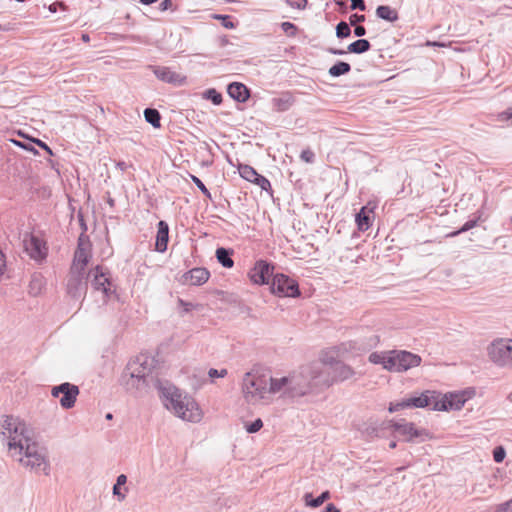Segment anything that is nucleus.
<instances>
[{
  "label": "nucleus",
  "mask_w": 512,
  "mask_h": 512,
  "mask_svg": "<svg viewBox=\"0 0 512 512\" xmlns=\"http://www.w3.org/2000/svg\"><path fill=\"white\" fill-rule=\"evenodd\" d=\"M0 435L9 455L21 466L35 474H50L47 449L34 439L32 430L19 417L2 416Z\"/></svg>",
  "instance_id": "1"
},
{
  "label": "nucleus",
  "mask_w": 512,
  "mask_h": 512,
  "mask_svg": "<svg viewBox=\"0 0 512 512\" xmlns=\"http://www.w3.org/2000/svg\"><path fill=\"white\" fill-rule=\"evenodd\" d=\"M158 389L164 406L175 416L193 423L202 419V411L194 398L169 383H160Z\"/></svg>",
  "instance_id": "2"
},
{
  "label": "nucleus",
  "mask_w": 512,
  "mask_h": 512,
  "mask_svg": "<svg viewBox=\"0 0 512 512\" xmlns=\"http://www.w3.org/2000/svg\"><path fill=\"white\" fill-rule=\"evenodd\" d=\"M288 383L290 397L303 396L312 388L331 385L328 378H322V365L317 362L303 367L299 373L288 376Z\"/></svg>",
  "instance_id": "3"
},
{
  "label": "nucleus",
  "mask_w": 512,
  "mask_h": 512,
  "mask_svg": "<svg viewBox=\"0 0 512 512\" xmlns=\"http://www.w3.org/2000/svg\"><path fill=\"white\" fill-rule=\"evenodd\" d=\"M268 384L266 375L247 372L242 380V393L248 404L256 405L261 402L268 403Z\"/></svg>",
  "instance_id": "4"
},
{
  "label": "nucleus",
  "mask_w": 512,
  "mask_h": 512,
  "mask_svg": "<svg viewBox=\"0 0 512 512\" xmlns=\"http://www.w3.org/2000/svg\"><path fill=\"white\" fill-rule=\"evenodd\" d=\"M437 397H439L438 391L426 390L419 395H412L409 398L391 403L389 412L393 413L405 408H429L437 411Z\"/></svg>",
  "instance_id": "5"
},
{
  "label": "nucleus",
  "mask_w": 512,
  "mask_h": 512,
  "mask_svg": "<svg viewBox=\"0 0 512 512\" xmlns=\"http://www.w3.org/2000/svg\"><path fill=\"white\" fill-rule=\"evenodd\" d=\"M487 353L498 367H512V338H498L492 341Z\"/></svg>",
  "instance_id": "6"
},
{
  "label": "nucleus",
  "mask_w": 512,
  "mask_h": 512,
  "mask_svg": "<svg viewBox=\"0 0 512 512\" xmlns=\"http://www.w3.org/2000/svg\"><path fill=\"white\" fill-rule=\"evenodd\" d=\"M387 371L404 372L421 363V357L405 350H390Z\"/></svg>",
  "instance_id": "7"
},
{
  "label": "nucleus",
  "mask_w": 512,
  "mask_h": 512,
  "mask_svg": "<svg viewBox=\"0 0 512 512\" xmlns=\"http://www.w3.org/2000/svg\"><path fill=\"white\" fill-rule=\"evenodd\" d=\"M322 365V378H328L331 384L334 381H344L354 375V370L340 361H333L332 358L324 357L320 362Z\"/></svg>",
  "instance_id": "8"
},
{
  "label": "nucleus",
  "mask_w": 512,
  "mask_h": 512,
  "mask_svg": "<svg viewBox=\"0 0 512 512\" xmlns=\"http://www.w3.org/2000/svg\"><path fill=\"white\" fill-rule=\"evenodd\" d=\"M270 290L279 297L300 296L299 285L296 280L288 275L278 273L273 276Z\"/></svg>",
  "instance_id": "9"
},
{
  "label": "nucleus",
  "mask_w": 512,
  "mask_h": 512,
  "mask_svg": "<svg viewBox=\"0 0 512 512\" xmlns=\"http://www.w3.org/2000/svg\"><path fill=\"white\" fill-rule=\"evenodd\" d=\"M436 399L437 411H449V410H460L465 402L471 397V393L468 391L460 392H449L442 394L438 392Z\"/></svg>",
  "instance_id": "10"
},
{
  "label": "nucleus",
  "mask_w": 512,
  "mask_h": 512,
  "mask_svg": "<svg viewBox=\"0 0 512 512\" xmlns=\"http://www.w3.org/2000/svg\"><path fill=\"white\" fill-rule=\"evenodd\" d=\"M91 258V243L88 236L81 234L78 238L71 268L73 271H85Z\"/></svg>",
  "instance_id": "11"
},
{
  "label": "nucleus",
  "mask_w": 512,
  "mask_h": 512,
  "mask_svg": "<svg viewBox=\"0 0 512 512\" xmlns=\"http://www.w3.org/2000/svg\"><path fill=\"white\" fill-rule=\"evenodd\" d=\"M155 77L164 83L175 87L184 86L187 83L186 75L173 70L168 66L151 65L149 66Z\"/></svg>",
  "instance_id": "12"
},
{
  "label": "nucleus",
  "mask_w": 512,
  "mask_h": 512,
  "mask_svg": "<svg viewBox=\"0 0 512 512\" xmlns=\"http://www.w3.org/2000/svg\"><path fill=\"white\" fill-rule=\"evenodd\" d=\"M51 394L53 397H59L60 394H62V397L60 398V405L64 409H70L75 405L77 396L79 395V388L74 384L64 382L53 387Z\"/></svg>",
  "instance_id": "13"
},
{
  "label": "nucleus",
  "mask_w": 512,
  "mask_h": 512,
  "mask_svg": "<svg viewBox=\"0 0 512 512\" xmlns=\"http://www.w3.org/2000/svg\"><path fill=\"white\" fill-rule=\"evenodd\" d=\"M152 360L149 357L141 355L128 362L123 372L133 374L136 378H144L148 380L151 375Z\"/></svg>",
  "instance_id": "14"
},
{
  "label": "nucleus",
  "mask_w": 512,
  "mask_h": 512,
  "mask_svg": "<svg viewBox=\"0 0 512 512\" xmlns=\"http://www.w3.org/2000/svg\"><path fill=\"white\" fill-rule=\"evenodd\" d=\"M274 266L266 260H258L249 271L248 276L252 283L264 285L269 283V278L273 275Z\"/></svg>",
  "instance_id": "15"
},
{
  "label": "nucleus",
  "mask_w": 512,
  "mask_h": 512,
  "mask_svg": "<svg viewBox=\"0 0 512 512\" xmlns=\"http://www.w3.org/2000/svg\"><path fill=\"white\" fill-rule=\"evenodd\" d=\"M88 277L92 278L91 282L95 290L101 291L105 298L110 297V295L113 293L112 283L106 276V273L103 271L102 267L96 266L94 269L90 270Z\"/></svg>",
  "instance_id": "16"
},
{
  "label": "nucleus",
  "mask_w": 512,
  "mask_h": 512,
  "mask_svg": "<svg viewBox=\"0 0 512 512\" xmlns=\"http://www.w3.org/2000/svg\"><path fill=\"white\" fill-rule=\"evenodd\" d=\"M85 271L75 272L70 268V275L67 281V293L73 298H79L86 291L84 281Z\"/></svg>",
  "instance_id": "17"
},
{
  "label": "nucleus",
  "mask_w": 512,
  "mask_h": 512,
  "mask_svg": "<svg viewBox=\"0 0 512 512\" xmlns=\"http://www.w3.org/2000/svg\"><path fill=\"white\" fill-rule=\"evenodd\" d=\"M141 4L144 6L143 13L154 20L159 19V13L177 10L176 2H141Z\"/></svg>",
  "instance_id": "18"
},
{
  "label": "nucleus",
  "mask_w": 512,
  "mask_h": 512,
  "mask_svg": "<svg viewBox=\"0 0 512 512\" xmlns=\"http://www.w3.org/2000/svg\"><path fill=\"white\" fill-rule=\"evenodd\" d=\"M210 277V272L203 267H196L187 272L182 276L183 283L200 286L205 284Z\"/></svg>",
  "instance_id": "19"
},
{
  "label": "nucleus",
  "mask_w": 512,
  "mask_h": 512,
  "mask_svg": "<svg viewBox=\"0 0 512 512\" xmlns=\"http://www.w3.org/2000/svg\"><path fill=\"white\" fill-rule=\"evenodd\" d=\"M24 246L31 258L40 260L46 257L45 244L39 238L30 236L29 239L24 240Z\"/></svg>",
  "instance_id": "20"
},
{
  "label": "nucleus",
  "mask_w": 512,
  "mask_h": 512,
  "mask_svg": "<svg viewBox=\"0 0 512 512\" xmlns=\"http://www.w3.org/2000/svg\"><path fill=\"white\" fill-rule=\"evenodd\" d=\"M395 430L406 437L407 441H413L415 438L422 437L425 434V430L417 429L413 423L408 422H396L394 425Z\"/></svg>",
  "instance_id": "21"
},
{
  "label": "nucleus",
  "mask_w": 512,
  "mask_h": 512,
  "mask_svg": "<svg viewBox=\"0 0 512 512\" xmlns=\"http://www.w3.org/2000/svg\"><path fill=\"white\" fill-rule=\"evenodd\" d=\"M228 95L237 102L244 103L250 97V90L240 82H232L227 87Z\"/></svg>",
  "instance_id": "22"
},
{
  "label": "nucleus",
  "mask_w": 512,
  "mask_h": 512,
  "mask_svg": "<svg viewBox=\"0 0 512 512\" xmlns=\"http://www.w3.org/2000/svg\"><path fill=\"white\" fill-rule=\"evenodd\" d=\"M169 240V226L168 224L161 220L158 222V230L156 234V242L155 249L158 252H165L167 250Z\"/></svg>",
  "instance_id": "23"
},
{
  "label": "nucleus",
  "mask_w": 512,
  "mask_h": 512,
  "mask_svg": "<svg viewBox=\"0 0 512 512\" xmlns=\"http://www.w3.org/2000/svg\"><path fill=\"white\" fill-rule=\"evenodd\" d=\"M269 384H268V398L270 399V396L272 394L276 393H282L283 395L289 396V386L288 383V377H281V378H273L268 377Z\"/></svg>",
  "instance_id": "24"
},
{
  "label": "nucleus",
  "mask_w": 512,
  "mask_h": 512,
  "mask_svg": "<svg viewBox=\"0 0 512 512\" xmlns=\"http://www.w3.org/2000/svg\"><path fill=\"white\" fill-rule=\"evenodd\" d=\"M121 383L128 391H140L148 386V380L144 378H136L133 374L123 372L121 375Z\"/></svg>",
  "instance_id": "25"
},
{
  "label": "nucleus",
  "mask_w": 512,
  "mask_h": 512,
  "mask_svg": "<svg viewBox=\"0 0 512 512\" xmlns=\"http://www.w3.org/2000/svg\"><path fill=\"white\" fill-rule=\"evenodd\" d=\"M295 99L290 92H283L279 96L272 98L271 105L277 112H285L291 108Z\"/></svg>",
  "instance_id": "26"
},
{
  "label": "nucleus",
  "mask_w": 512,
  "mask_h": 512,
  "mask_svg": "<svg viewBox=\"0 0 512 512\" xmlns=\"http://www.w3.org/2000/svg\"><path fill=\"white\" fill-rule=\"evenodd\" d=\"M369 212L372 210L367 209L366 206L362 207L360 211L355 216V222L357 224L358 230L364 232L367 231L370 227V217Z\"/></svg>",
  "instance_id": "27"
},
{
  "label": "nucleus",
  "mask_w": 512,
  "mask_h": 512,
  "mask_svg": "<svg viewBox=\"0 0 512 512\" xmlns=\"http://www.w3.org/2000/svg\"><path fill=\"white\" fill-rule=\"evenodd\" d=\"M376 15L380 19L386 20L388 22H395L396 20H398L397 10L388 5L379 6L376 9Z\"/></svg>",
  "instance_id": "28"
},
{
  "label": "nucleus",
  "mask_w": 512,
  "mask_h": 512,
  "mask_svg": "<svg viewBox=\"0 0 512 512\" xmlns=\"http://www.w3.org/2000/svg\"><path fill=\"white\" fill-rule=\"evenodd\" d=\"M232 251L223 247L217 248L216 258L218 262L225 268H232L234 261L231 258Z\"/></svg>",
  "instance_id": "29"
},
{
  "label": "nucleus",
  "mask_w": 512,
  "mask_h": 512,
  "mask_svg": "<svg viewBox=\"0 0 512 512\" xmlns=\"http://www.w3.org/2000/svg\"><path fill=\"white\" fill-rule=\"evenodd\" d=\"M371 48V44L366 39H358L350 43L347 47V52L354 54H362Z\"/></svg>",
  "instance_id": "30"
},
{
  "label": "nucleus",
  "mask_w": 512,
  "mask_h": 512,
  "mask_svg": "<svg viewBox=\"0 0 512 512\" xmlns=\"http://www.w3.org/2000/svg\"><path fill=\"white\" fill-rule=\"evenodd\" d=\"M330 498V492L324 491L322 492L318 497L313 498L311 493H306L304 495V501L307 506L310 507H319L321 506L326 500Z\"/></svg>",
  "instance_id": "31"
},
{
  "label": "nucleus",
  "mask_w": 512,
  "mask_h": 512,
  "mask_svg": "<svg viewBox=\"0 0 512 512\" xmlns=\"http://www.w3.org/2000/svg\"><path fill=\"white\" fill-rule=\"evenodd\" d=\"M351 71V66L347 62L338 61L333 66L329 68V75L331 77H340L345 75Z\"/></svg>",
  "instance_id": "32"
},
{
  "label": "nucleus",
  "mask_w": 512,
  "mask_h": 512,
  "mask_svg": "<svg viewBox=\"0 0 512 512\" xmlns=\"http://www.w3.org/2000/svg\"><path fill=\"white\" fill-rule=\"evenodd\" d=\"M390 357V354H389V351H384V352H372L369 357H368V360L370 363L372 364H378V365H382V367L387 370V366H388V359Z\"/></svg>",
  "instance_id": "33"
},
{
  "label": "nucleus",
  "mask_w": 512,
  "mask_h": 512,
  "mask_svg": "<svg viewBox=\"0 0 512 512\" xmlns=\"http://www.w3.org/2000/svg\"><path fill=\"white\" fill-rule=\"evenodd\" d=\"M145 120L151 124L154 128H159L161 126V115L157 109L154 108H146L144 110Z\"/></svg>",
  "instance_id": "34"
},
{
  "label": "nucleus",
  "mask_w": 512,
  "mask_h": 512,
  "mask_svg": "<svg viewBox=\"0 0 512 512\" xmlns=\"http://www.w3.org/2000/svg\"><path fill=\"white\" fill-rule=\"evenodd\" d=\"M238 170H239L240 176L249 182H253L255 180V177L258 174L257 171L253 167L246 165V164H240L238 167Z\"/></svg>",
  "instance_id": "35"
},
{
  "label": "nucleus",
  "mask_w": 512,
  "mask_h": 512,
  "mask_svg": "<svg viewBox=\"0 0 512 512\" xmlns=\"http://www.w3.org/2000/svg\"><path fill=\"white\" fill-rule=\"evenodd\" d=\"M43 286V279L40 275H34L29 284V293L33 296L41 292Z\"/></svg>",
  "instance_id": "36"
},
{
  "label": "nucleus",
  "mask_w": 512,
  "mask_h": 512,
  "mask_svg": "<svg viewBox=\"0 0 512 512\" xmlns=\"http://www.w3.org/2000/svg\"><path fill=\"white\" fill-rule=\"evenodd\" d=\"M204 98L210 100L214 105L222 103V95L216 89L210 88L204 92Z\"/></svg>",
  "instance_id": "37"
},
{
  "label": "nucleus",
  "mask_w": 512,
  "mask_h": 512,
  "mask_svg": "<svg viewBox=\"0 0 512 512\" xmlns=\"http://www.w3.org/2000/svg\"><path fill=\"white\" fill-rule=\"evenodd\" d=\"M351 34V29H350V26L349 24H347L346 22L344 21H341L337 24L336 26V36L340 39H343V38H346L348 36H350Z\"/></svg>",
  "instance_id": "38"
},
{
  "label": "nucleus",
  "mask_w": 512,
  "mask_h": 512,
  "mask_svg": "<svg viewBox=\"0 0 512 512\" xmlns=\"http://www.w3.org/2000/svg\"><path fill=\"white\" fill-rule=\"evenodd\" d=\"M479 218L480 217H478L476 219L468 220L467 222H465L463 224V226L459 230L451 232L448 236L454 237V236H457V235H459L461 233H464V232L474 228L477 225V222H478Z\"/></svg>",
  "instance_id": "39"
},
{
  "label": "nucleus",
  "mask_w": 512,
  "mask_h": 512,
  "mask_svg": "<svg viewBox=\"0 0 512 512\" xmlns=\"http://www.w3.org/2000/svg\"><path fill=\"white\" fill-rule=\"evenodd\" d=\"M281 28H282L283 32L289 37L295 36L298 31V28L291 22L281 23Z\"/></svg>",
  "instance_id": "40"
},
{
  "label": "nucleus",
  "mask_w": 512,
  "mask_h": 512,
  "mask_svg": "<svg viewBox=\"0 0 512 512\" xmlns=\"http://www.w3.org/2000/svg\"><path fill=\"white\" fill-rule=\"evenodd\" d=\"M252 183L258 185L262 190H265V191H267L268 189L271 188L270 181L266 177H264L260 174H257V176L255 177V180Z\"/></svg>",
  "instance_id": "41"
},
{
  "label": "nucleus",
  "mask_w": 512,
  "mask_h": 512,
  "mask_svg": "<svg viewBox=\"0 0 512 512\" xmlns=\"http://www.w3.org/2000/svg\"><path fill=\"white\" fill-rule=\"evenodd\" d=\"M192 182L198 187V189L208 198H211V193L204 185V183L195 175H190Z\"/></svg>",
  "instance_id": "42"
},
{
  "label": "nucleus",
  "mask_w": 512,
  "mask_h": 512,
  "mask_svg": "<svg viewBox=\"0 0 512 512\" xmlns=\"http://www.w3.org/2000/svg\"><path fill=\"white\" fill-rule=\"evenodd\" d=\"M506 456V451L502 446H497L493 450V459L496 463H501Z\"/></svg>",
  "instance_id": "43"
},
{
  "label": "nucleus",
  "mask_w": 512,
  "mask_h": 512,
  "mask_svg": "<svg viewBox=\"0 0 512 512\" xmlns=\"http://www.w3.org/2000/svg\"><path fill=\"white\" fill-rule=\"evenodd\" d=\"M214 18L221 20L222 26L227 28V29H232V28L235 27L233 21L227 15H218V14H216V15H214Z\"/></svg>",
  "instance_id": "44"
},
{
  "label": "nucleus",
  "mask_w": 512,
  "mask_h": 512,
  "mask_svg": "<svg viewBox=\"0 0 512 512\" xmlns=\"http://www.w3.org/2000/svg\"><path fill=\"white\" fill-rule=\"evenodd\" d=\"M263 427V422L260 418L253 421L251 424L246 426V431L248 433H256Z\"/></svg>",
  "instance_id": "45"
},
{
  "label": "nucleus",
  "mask_w": 512,
  "mask_h": 512,
  "mask_svg": "<svg viewBox=\"0 0 512 512\" xmlns=\"http://www.w3.org/2000/svg\"><path fill=\"white\" fill-rule=\"evenodd\" d=\"M300 158L306 163H312L315 159V154L310 149H305L301 152Z\"/></svg>",
  "instance_id": "46"
},
{
  "label": "nucleus",
  "mask_w": 512,
  "mask_h": 512,
  "mask_svg": "<svg viewBox=\"0 0 512 512\" xmlns=\"http://www.w3.org/2000/svg\"><path fill=\"white\" fill-rule=\"evenodd\" d=\"M208 375L210 378H218V377H225L227 375V370L226 369H221V370H217L215 368H211L209 369L208 371Z\"/></svg>",
  "instance_id": "47"
},
{
  "label": "nucleus",
  "mask_w": 512,
  "mask_h": 512,
  "mask_svg": "<svg viewBox=\"0 0 512 512\" xmlns=\"http://www.w3.org/2000/svg\"><path fill=\"white\" fill-rule=\"evenodd\" d=\"M365 21V15L363 14H352L349 17L350 25L357 26V23H361Z\"/></svg>",
  "instance_id": "48"
},
{
  "label": "nucleus",
  "mask_w": 512,
  "mask_h": 512,
  "mask_svg": "<svg viewBox=\"0 0 512 512\" xmlns=\"http://www.w3.org/2000/svg\"><path fill=\"white\" fill-rule=\"evenodd\" d=\"M43 7L47 8L50 13H55L58 8H62L63 10L65 9L64 2H52L49 6H46L44 3Z\"/></svg>",
  "instance_id": "49"
},
{
  "label": "nucleus",
  "mask_w": 512,
  "mask_h": 512,
  "mask_svg": "<svg viewBox=\"0 0 512 512\" xmlns=\"http://www.w3.org/2000/svg\"><path fill=\"white\" fill-rule=\"evenodd\" d=\"M120 487L121 486H119L118 484H116V483L114 484L113 495L116 496L119 501H123L125 499L126 495L121 492Z\"/></svg>",
  "instance_id": "50"
},
{
  "label": "nucleus",
  "mask_w": 512,
  "mask_h": 512,
  "mask_svg": "<svg viewBox=\"0 0 512 512\" xmlns=\"http://www.w3.org/2000/svg\"><path fill=\"white\" fill-rule=\"evenodd\" d=\"M12 142L20 147H22L23 149L25 150H28V151H31L33 152L34 154H37V151L36 149L30 144V143H22L20 141H17V140H12Z\"/></svg>",
  "instance_id": "51"
},
{
  "label": "nucleus",
  "mask_w": 512,
  "mask_h": 512,
  "mask_svg": "<svg viewBox=\"0 0 512 512\" xmlns=\"http://www.w3.org/2000/svg\"><path fill=\"white\" fill-rule=\"evenodd\" d=\"M511 505H512V499L500 504L497 507V512H508L511 509Z\"/></svg>",
  "instance_id": "52"
},
{
  "label": "nucleus",
  "mask_w": 512,
  "mask_h": 512,
  "mask_svg": "<svg viewBox=\"0 0 512 512\" xmlns=\"http://www.w3.org/2000/svg\"><path fill=\"white\" fill-rule=\"evenodd\" d=\"M366 34V28L361 25H357L354 28V35L357 37H362Z\"/></svg>",
  "instance_id": "53"
},
{
  "label": "nucleus",
  "mask_w": 512,
  "mask_h": 512,
  "mask_svg": "<svg viewBox=\"0 0 512 512\" xmlns=\"http://www.w3.org/2000/svg\"><path fill=\"white\" fill-rule=\"evenodd\" d=\"M350 8L352 10L358 9V10L364 11V10H366V5H365V2H351Z\"/></svg>",
  "instance_id": "54"
},
{
  "label": "nucleus",
  "mask_w": 512,
  "mask_h": 512,
  "mask_svg": "<svg viewBox=\"0 0 512 512\" xmlns=\"http://www.w3.org/2000/svg\"><path fill=\"white\" fill-rule=\"evenodd\" d=\"M178 303H179V305H180L181 307H183L184 312H189V311H191V309H192V307H193V305H192L191 303L186 302V301H184L183 299H179V300H178Z\"/></svg>",
  "instance_id": "55"
},
{
  "label": "nucleus",
  "mask_w": 512,
  "mask_h": 512,
  "mask_svg": "<svg viewBox=\"0 0 512 512\" xmlns=\"http://www.w3.org/2000/svg\"><path fill=\"white\" fill-rule=\"evenodd\" d=\"M292 8L298 10H304L307 7L308 2H288Z\"/></svg>",
  "instance_id": "56"
},
{
  "label": "nucleus",
  "mask_w": 512,
  "mask_h": 512,
  "mask_svg": "<svg viewBox=\"0 0 512 512\" xmlns=\"http://www.w3.org/2000/svg\"><path fill=\"white\" fill-rule=\"evenodd\" d=\"M115 165L116 168H118L122 172L126 171L129 167H131V165L126 163L125 161H118Z\"/></svg>",
  "instance_id": "57"
},
{
  "label": "nucleus",
  "mask_w": 512,
  "mask_h": 512,
  "mask_svg": "<svg viewBox=\"0 0 512 512\" xmlns=\"http://www.w3.org/2000/svg\"><path fill=\"white\" fill-rule=\"evenodd\" d=\"M38 146H40L41 148H43L47 153H49L50 155H52V150L50 149V147L44 143L43 141L37 139L34 141Z\"/></svg>",
  "instance_id": "58"
},
{
  "label": "nucleus",
  "mask_w": 512,
  "mask_h": 512,
  "mask_svg": "<svg viewBox=\"0 0 512 512\" xmlns=\"http://www.w3.org/2000/svg\"><path fill=\"white\" fill-rule=\"evenodd\" d=\"M327 51L330 53V54H333V55H344L347 51L345 50H342V49H336V48H328Z\"/></svg>",
  "instance_id": "59"
},
{
  "label": "nucleus",
  "mask_w": 512,
  "mask_h": 512,
  "mask_svg": "<svg viewBox=\"0 0 512 512\" xmlns=\"http://www.w3.org/2000/svg\"><path fill=\"white\" fill-rule=\"evenodd\" d=\"M322 512H340V510L333 503H329Z\"/></svg>",
  "instance_id": "60"
},
{
  "label": "nucleus",
  "mask_w": 512,
  "mask_h": 512,
  "mask_svg": "<svg viewBox=\"0 0 512 512\" xmlns=\"http://www.w3.org/2000/svg\"><path fill=\"white\" fill-rule=\"evenodd\" d=\"M126 482H127V477L124 474L119 475L116 479V484H118L119 486L125 485Z\"/></svg>",
  "instance_id": "61"
},
{
  "label": "nucleus",
  "mask_w": 512,
  "mask_h": 512,
  "mask_svg": "<svg viewBox=\"0 0 512 512\" xmlns=\"http://www.w3.org/2000/svg\"><path fill=\"white\" fill-rule=\"evenodd\" d=\"M4 268H5L4 255L0 251V274H2L4 272Z\"/></svg>",
  "instance_id": "62"
},
{
  "label": "nucleus",
  "mask_w": 512,
  "mask_h": 512,
  "mask_svg": "<svg viewBox=\"0 0 512 512\" xmlns=\"http://www.w3.org/2000/svg\"><path fill=\"white\" fill-rule=\"evenodd\" d=\"M504 115H506L507 119H512V109H510L507 112H505Z\"/></svg>",
  "instance_id": "63"
},
{
  "label": "nucleus",
  "mask_w": 512,
  "mask_h": 512,
  "mask_svg": "<svg viewBox=\"0 0 512 512\" xmlns=\"http://www.w3.org/2000/svg\"><path fill=\"white\" fill-rule=\"evenodd\" d=\"M81 38H82V40H83L84 42H89V40H90V37H89V35H88V34H82V37H81Z\"/></svg>",
  "instance_id": "64"
}]
</instances>
